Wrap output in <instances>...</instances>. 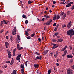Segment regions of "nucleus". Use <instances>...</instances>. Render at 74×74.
I'll use <instances>...</instances> for the list:
<instances>
[{
    "mask_svg": "<svg viewBox=\"0 0 74 74\" xmlns=\"http://www.w3.org/2000/svg\"><path fill=\"white\" fill-rule=\"evenodd\" d=\"M52 45H53V46L52 47V49H54L55 48H57L58 47H59V45L58 44H52Z\"/></svg>",
    "mask_w": 74,
    "mask_h": 74,
    "instance_id": "f03ea898",
    "label": "nucleus"
},
{
    "mask_svg": "<svg viewBox=\"0 0 74 74\" xmlns=\"http://www.w3.org/2000/svg\"><path fill=\"white\" fill-rule=\"evenodd\" d=\"M59 18H60V16H58L57 18V19H59Z\"/></svg>",
    "mask_w": 74,
    "mask_h": 74,
    "instance_id": "6e6d98bb",
    "label": "nucleus"
},
{
    "mask_svg": "<svg viewBox=\"0 0 74 74\" xmlns=\"http://www.w3.org/2000/svg\"><path fill=\"white\" fill-rule=\"evenodd\" d=\"M10 39L11 40V41H12V36H11V37L10 38Z\"/></svg>",
    "mask_w": 74,
    "mask_h": 74,
    "instance_id": "603ef678",
    "label": "nucleus"
},
{
    "mask_svg": "<svg viewBox=\"0 0 74 74\" xmlns=\"http://www.w3.org/2000/svg\"><path fill=\"white\" fill-rule=\"evenodd\" d=\"M42 58V56H37L36 57V58H35V60H36L37 59H39V60H41Z\"/></svg>",
    "mask_w": 74,
    "mask_h": 74,
    "instance_id": "39448f33",
    "label": "nucleus"
},
{
    "mask_svg": "<svg viewBox=\"0 0 74 74\" xmlns=\"http://www.w3.org/2000/svg\"><path fill=\"white\" fill-rule=\"evenodd\" d=\"M52 41L53 42H55L56 41H57V40H55L54 39H53L52 40Z\"/></svg>",
    "mask_w": 74,
    "mask_h": 74,
    "instance_id": "473e14b6",
    "label": "nucleus"
},
{
    "mask_svg": "<svg viewBox=\"0 0 74 74\" xmlns=\"http://www.w3.org/2000/svg\"><path fill=\"white\" fill-rule=\"evenodd\" d=\"M3 22L5 23H4L5 25H7V22H6L5 21L3 20Z\"/></svg>",
    "mask_w": 74,
    "mask_h": 74,
    "instance_id": "f704fd0d",
    "label": "nucleus"
},
{
    "mask_svg": "<svg viewBox=\"0 0 74 74\" xmlns=\"http://www.w3.org/2000/svg\"><path fill=\"white\" fill-rule=\"evenodd\" d=\"M6 48H8L9 46V43L8 42H6L5 44Z\"/></svg>",
    "mask_w": 74,
    "mask_h": 74,
    "instance_id": "6e6552de",
    "label": "nucleus"
},
{
    "mask_svg": "<svg viewBox=\"0 0 74 74\" xmlns=\"http://www.w3.org/2000/svg\"><path fill=\"white\" fill-rule=\"evenodd\" d=\"M50 23L49 21L48 22H47L46 23V25H50Z\"/></svg>",
    "mask_w": 74,
    "mask_h": 74,
    "instance_id": "c85d7f7f",
    "label": "nucleus"
},
{
    "mask_svg": "<svg viewBox=\"0 0 74 74\" xmlns=\"http://www.w3.org/2000/svg\"><path fill=\"white\" fill-rule=\"evenodd\" d=\"M64 14V12H61L60 14V15L61 16L62 15H63V14Z\"/></svg>",
    "mask_w": 74,
    "mask_h": 74,
    "instance_id": "7c9ffc66",
    "label": "nucleus"
},
{
    "mask_svg": "<svg viewBox=\"0 0 74 74\" xmlns=\"http://www.w3.org/2000/svg\"><path fill=\"white\" fill-rule=\"evenodd\" d=\"M34 35H35V34H32L31 35L32 37H33Z\"/></svg>",
    "mask_w": 74,
    "mask_h": 74,
    "instance_id": "37998d69",
    "label": "nucleus"
},
{
    "mask_svg": "<svg viewBox=\"0 0 74 74\" xmlns=\"http://www.w3.org/2000/svg\"><path fill=\"white\" fill-rule=\"evenodd\" d=\"M34 67L35 68H36V69L37 68H38V67L39 66V65L38 64H34Z\"/></svg>",
    "mask_w": 74,
    "mask_h": 74,
    "instance_id": "ddd939ff",
    "label": "nucleus"
},
{
    "mask_svg": "<svg viewBox=\"0 0 74 74\" xmlns=\"http://www.w3.org/2000/svg\"><path fill=\"white\" fill-rule=\"evenodd\" d=\"M61 4H65V3L64 2H61Z\"/></svg>",
    "mask_w": 74,
    "mask_h": 74,
    "instance_id": "5fc2aeb1",
    "label": "nucleus"
},
{
    "mask_svg": "<svg viewBox=\"0 0 74 74\" xmlns=\"http://www.w3.org/2000/svg\"><path fill=\"white\" fill-rule=\"evenodd\" d=\"M44 16L45 18H46V19H47V18H50V16H48L47 15H44Z\"/></svg>",
    "mask_w": 74,
    "mask_h": 74,
    "instance_id": "f3484780",
    "label": "nucleus"
},
{
    "mask_svg": "<svg viewBox=\"0 0 74 74\" xmlns=\"http://www.w3.org/2000/svg\"><path fill=\"white\" fill-rule=\"evenodd\" d=\"M3 73V71L0 70V74H1Z\"/></svg>",
    "mask_w": 74,
    "mask_h": 74,
    "instance_id": "e2e57ef3",
    "label": "nucleus"
},
{
    "mask_svg": "<svg viewBox=\"0 0 74 74\" xmlns=\"http://www.w3.org/2000/svg\"><path fill=\"white\" fill-rule=\"evenodd\" d=\"M16 27H14L13 30H14L15 31H16Z\"/></svg>",
    "mask_w": 74,
    "mask_h": 74,
    "instance_id": "c03bdc74",
    "label": "nucleus"
},
{
    "mask_svg": "<svg viewBox=\"0 0 74 74\" xmlns=\"http://www.w3.org/2000/svg\"><path fill=\"white\" fill-rule=\"evenodd\" d=\"M24 69H23L21 70V71L22 72L21 73H22V74H23V73H24L23 72H24Z\"/></svg>",
    "mask_w": 74,
    "mask_h": 74,
    "instance_id": "c756f323",
    "label": "nucleus"
},
{
    "mask_svg": "<svg viewBox=\"0 0 74 74\" xmlns=\"http://www.w3.org/2000/svg\"><path fill=\"white\" fill-rule=\"evenodd\" d=\"M49 51V50H45L43 53L45 55H47V53H48V52Z\"/></svg>",
    "mask_w": 74,
    "mask_h": 74,
    "instance_id": "f8f14e48",
    "label": "nucleus"
},
{
    "mask_svg": "<svg viewBox=\"0 0 74 74\" xmlns=\"http://www.w3.org/2000/svg\"><path fill=\"white\" fill-rule=\"evenodd\" d=\"M30 29H28L27 31V32H29V31H30Z\"/></svg>",
    "mask_w": 74,
    "mask_h": 74,
    "instance_id": "69168bd1",
    "label": "nucleus"
},
{
    "mask_svg": "<svg viewBox=\"0 0 74 74\" xmlns=\"http://www.w3.org/2000/svg\"><path fill=\"white\" fill-rule=\"evenodd\" d=\"M73 24V23L71 21H70L69 22L68 24L67 25V27L68 29H70V27H71V26H72V25Z\"/></svg>",
    "mask_w": 74,
    "mask_h": 74,
    "instance_id": "7ed1b4c3",
    "label": "nucleus"
},
{
    "mask_svg": "<svg viewBox=\"0 0 74 74\" xmlns=\"http://www.w3.org/2000/svg\"><path fill=\"white\" fill-rule=\"evenodd\" d=\"M8 56L9 58H11V56H12L11 55V53L10 52V51H9L8 53Z\"/></svg>",
    "mask_w": 74,
    "mask_h": 74,
    "instance_id": "1a4fd4ad",
    "label": "nucleus"
},
{
    "mask_svg": "<svg viewBox=\"0 0 74 74\" xmlns=\"http://www.w3.org/2000/svg\"><path fill=\"white\" fill-rule=\"evenodd\" d=\"M2 67H3V68H5H5H6L7 67V65H3V66H2Z\"/></svg>",
    "mask_w": 74,
    "mask_h": 74,
    "instance_id": "412c9836",
    "label": "nucleus"
},
{
    "mask_svg": "<svg viewBox=\"0 0 74 74\" xmlns=\"http://www.w3.org/2000/svg\"><path fill=\"white\" fill-rule=\"evenodd\" d=\"M6 63H10V61H7L6 62H5Z\"/></svg>",
    "mask_w": 74,
    "mask_h": 74,
    "instance_id": "a19ab883",
    "label": "nucleus"
},
{
    "mask_svg": "<svg viewBox=\"0 0 74 74\" xmlns=\"http://www.w3.org/2000/svg\"><path fill=\"white\" fill-rule=\"evenodd\" d=\"M56 23H54L53 25V26H56Z\"/></svg>",
    "mask_w": 74,
    "mask_h": 74,
    "instance_id": "79ce46f5",
    "label": "nucleus"
},
{
    "mask_svg": "<svg viewBox=\"0 0 74 74\" xmlns=\"http://www.w3.org/2000/svg\"><path fill=\"white\" fill-rule=\"evenodd\" d=\"M58 34H59V33H58V32H57L55 34L56 36H57Z\"/></svg>",
    "mask_w": 74,
    "mask_h": 74,
    "instance_id": "ea45409f",
    "label": "nucleus"
},
{
    "mask_svg": "<svg viewBox=\"0 0 74 74\" xmlns=\"http://www.w3.org/2000/svg\"><path fill=\"white\" fill-rule=\"evenodd\" d=\"M67 46H65V47H64V49H65V50H66V48H67Z\"/></svg>",
    "mask_w": 74,
    "mask_h": 74,
    "instance_id": "13d9d810",
    "label": "nucleus"
},
{
    "mask_svg": "<svg viewBox=\"0 0 74 74\" xmlns=\"http://www.w3.org/2000/svg\"><path fill=\"white\" fill-rule=\"evenodd\" d=\"M20 40H20V39H18L17 40V41L18 42H20Z\"/></svg>",
    "mask_w": 74,
    "mask_h": 74,
    "instance_id": "864d4df0",
    "label": "nucleus"
},
{
    "mask_svg": "<svg viewBox=\"0 0 74 74\" xmlns=\"http://www.w3.org/2000/svg\"><path fill=\"white\" fill-rule=\"evenodd\" d=\"M26 15H25L24 14H23V18H26Z\"/></svg>",
    "mask_w": 74,
    "mask_h": 74,
    "instance_id": "a18cd8bd",
    "label": "nucleus"
},
{
    "mask_svg": "<svg viewBox=\"0 0 74 74\" xmlns=\"http://www.w3.org/2000/svg\"><path fill=\"white\" fill-rule=\"evenodd\" d=\"M3 21H1V26H3Z\"/></svg>",
    "mask_w": 74,
    "mask_h": 74,
    "instance_id": "bb28decb",
    "label": "nucleus"
},
{
    "mask_svg": "<svg viewBox=\"0 0 74 74\" xmlns=\"http://www.w3.org/2000/svg\"><path fill=\"white\" fill-rule=\"evenodd\" d=\"M49 22L50 23H51L52 22V19H50L49 21Z\"/></svg>",
    "mask_w": 74,
    "mask_h": 74,
    "instance_id": "393cba45",
    "label": "nucleus"
},
{
    "mask_svg": "<svg viewBox=\"0 0 74 74\" xmlns=\"http://www.w3.org/2000/svg\"><path fill=\"white\" fill-rule=\"evenodd\" d=\"M53 4H56V1H54L53 2Z\"/></svg>",
    "mask_w": 74,
    "mask_h": 74,
    "instance_id": "4d7b16f0",
    "label": "nucleus"
},
{
    "mask_svg": "<svg viewBox=\"0 0 74 74\" xmlns=\"http://www.w3.org/2000/svg\"><path fill=\"white\" fill-rule=\"evenodd\" d=\"M56 18V15H55V16L53 17V21H55Z\"/></svg>",
    "mask_w": 74,
    "mask_h": 74,
    "instance_id": "aec40b11",
    "label": "nucleus"
},
{
    "mask_svg": "<svg viewBox=\"0 0 74 74\" xmlns=\"http://www.w3.org/2000/svg\"><path fill=\"white\" fill-rule=\"evenodd\" d=\"M65 50H66L65 49H64V48H63L62 49V51H64Z\"/></svg>",
    "mask_w": 74,
    "mask_h": 74,
    "instance_id": "3c124183",
    "label": "nucleus"
},
{
    "mask_svg": "<svg viewBox=\"0 0 74 74\" xmlns=\"http://www.w3.org/2000/svg\"><path fill=\"white\" fill-rule=\"evenodd\" d=\"M56 65L57 66H59V64L58 63H56Z\"/></svg>",
    "mask_w": 74,
    "mask_h": 74,
    "instance_id": "680f3d73",
    "label": "nucleus"
},
{
    "mask_svg": "<svg viewBox=\"0 0 74 74\" xmlns=\"http://www.w3.org/2000/svg\"><path fill=\"white\" fill-rule=\"evenodd\" d=\"M27 39L29 40L31 38V37L30 36H28L27 37Z\"/></svg>",
    "mask_w": 74,
    "mask_h": 74,
    "instance_id": "72a5a7b5",
    "label": "nucleus"
},
{
    "mask_svg": "<svg viewBox=\"0 0 74 74\" xmlns=\"http://www.w3.org/2000/svg\"><path fill=\"white\" fill-rule=\"evenodd\" d=\"M28 22H29V21L27 20H26L25 21V24H27Z\"/></svg>",
    "mask_w": 74,
    "mask_h": 74,
    "instance_id": "2f4dec72",
    "label": "nucleus"
},
{
    "mask_svg": "<svg viewBox=\"0 0 74 74\" xmlns=\"http://www.w3.org/2000/svg\"><path fill=\"white\" fill-rule=\"evenodd\" d=\"M13 63H14V61H11V62H10V65H12Z\"/></svg>",
    "mask_w": 74,
    "mask_h": 74,
    "instance_id": "4c0bfd02",
    "label": "nucleus"
},
{
    "mask_svg": "<svg viewBox=\"0 0 74 74\" xmlns=\"http://www.w3.org/2000/svg\"><path fill=\"white\" fill-rule=\"evenodd\" d=\"M70 50H71V49H72V47L70 46Z\"/></svg>",
    "mask_w": 74,
    "mask_h": 74,
    "instance_id": "338daca9",
    "label": "nucleus"
},
{
    "mask_svg": "<svg viewBox=\"0 0 74 74\" xmlns=\"http://www.w3.org/2000/svg\"><path fill=\"white\" fill-rule=\"evenodd\" d=\"M71 68L72 69H73L74 70V65L72 66H71Z\"/></svg>",
    "mask_w": 74,
    "mask_h": 74,
    "instance_id": "8fccbe9b",
    "label": "nucleus"
},
{
    "mask_svg": "<svg viewBox=\"0 0 74 74\" xmlns=\"http://www.w3.org/2000/svg\"><path fill=\"white\" fill-rule=\"evenodd\" d=\"M58 53L56 52V53L54 54V57L55 58H56V57H57V56H58Z\"/></svg>",
    "mask_w": 74,
    "mask_h": 74,
    "instance_id": "4be33fe9",
    "label": "nucleus"
},
{
    "mask_svg": "<svg viewBox=\"0 0 74 74\" xmlns=\"http://www.w3.org/2000/svg\"><path fill=\"white\" fill-rule=\"evenodd\" d=\"M35 54H36V55H40V54L39 53L36 52L34 53Z\"/></svg>",
    "mask_w": 74,
    "mask_h": 74,
    "instance_id": "a878e982",
    "label": "nucleus"
},
{
    "mask_svg": "<svg viewBox=\"0 0 74 74\" xmlns=\"http://www.w3.org/2000/svg\"><path fill=\"white\" fill-rule=\"evenodd\" d=\"M57 38H60V36H57Z\"/></svg>",
    "mask_w": 74,
    "mask_h": 74,
    "instance_id": "774afa93",
    "label": "nucleus"
},
{
    "mask_svg": "<svg viewBox=\"0 0 74 74\" xmlns=\"http://www.w3.org/2000/svg\"><path fill=\"white\" fill-rule=\"evenodd\" d=\"M63 41V39L62 38H60L58 40L57 42H62Z\"/></svg>",
    "mask_w": 74,
    "mask_h": 74,
    "instance_id": "9b49d317",
    "label": "nucleus"
},
{
    "mask_svg": "<svg viewBox=\"0 0 74 74\" xmlns=\"http://www.w3.org/2000/svg\"><path fill=\"white\" fill-rule=\"evenodd\" d=\"M3 30H1V31H0V33H3Z\"/></svg>",
    "mask_w": 74,
    "mask_h": 74,
    "instance_id": "bf43d9fd",
    "label": "nucleus"
},
{
    "mask_svg": "<svg viewBox=\"0 0 74 74\" xmlns=\"http://www.w3.org/2000/svg\"><path fill=\"white\" fill-rule=\"evenodd\" d=\"M67 34L68 35H70V38H71L72 36L74 35V31L73 29L69 30L67 32Z\"/></svg>",
    "mask_w": 74,
    "mask_h": 74,
    "instance_id": "f257e3e1",
    "label": "nucleus"
},
{
    "mask_svg": "<svg viewBox=\"0 0 74 74\" xmlns=\"http://www.w3.org/2000/svg\"><path fill=\"white\" fill-rule=\"evenodd\" d=\"M59 26V25L58 24H57L56 26V27H57L58 28V27Z\"/></svg>",
    "mask_w": 74,
    "mask_h": 74,
    "instance_id": "052dcab7",
    "label": "nucleus"
},
{
    "mask_svg": "<svg viewBox=\"0 0 74 74\" xmlns=\"http://www.w3.org/2000/svg\"><path fill=\"white\" fill-rule=\"evenodd\" d=\"M21 68H22V69H25V66H24V65H22V64H21Z\"/></svg>",
    "mask_w": 74,
    "mask_h": 74,
    "instance_id": "dca6fc26",
    "label": "nucleus"
},
{
    "mask_svg": "<svg viewBox=\"0 0 74 74\" xmlns=\"http://www.w3.org/2000/svg\"><path fill=\"white\" fill-rule=\"evenodd\" d=\"M28 4H31V1H28Z\"/></svg>",
    "mask_w": 74,
    "mask_h": 74,
    "instance_id": "49530a36",
    "label": "nucleus"
},
{
    "mask_svg": "<svg viewBox=\"0 0 74 74\" xmlns=\"http://www.w3.org/2000/svg\"><path fill=\"white\" fill-rule=\"evenodd\" d=\"M64 54H65V55H66V54L67 53V50H66L65 51H64Z\"/></svg>",
    "mask_w": 74,
    "mask_h": 74,
    "instance_id": "e433bc0d",
    "label": "nucleus"
},
{
    "mask_svg": "<svg viewBox=\"0 0 74 74\" xmlns=\"http://www.w3.org/2000/svg\"><path fill=\"white\" fill-rule=\"evenodd\" d=\"M57 30H58V28L56 27H55V29H54V31L55 32H56L57 31Z\"/></svg>",
    "mask_w": 74,
    "mask_h": 74,
    "instance_id": "c9c22d12",
    "label": "nucleus"
},
{
    "mask_svg": "<svg viewBox=\"0 0 74 74\" xmlns=\"http://www.w3.org/2000/svg\"><path fill=\"white\" fill-rule=\"evenodd\" d=\"M25 33L26 36H27L28 34H29V33L28 32H27V31H25Z\"/></svg>",
    "mask_w": 74,
    "mask_h": 74,
    "instance_id": "b1692460",
    "label": "nucleus"
},
{
    "mask_svg": "<svg viewBox=\"0 0 74 74\" xmlns=\"http://www.w3.org/2000/svg\"><path fill=\"white\" fill-rule=\"evenodd\" d=\"M67 71L68 74H73V70L70 69L67 70Z\"/></svg>",
    "mask_w": 74,
    "mask_h": 74,
    "instance_id": "20e7f679",
    "label": "nucleus"
},
{
    "mask_svg": "<svg viewBox=\"0 0 74 74\" xmlns=\"http://www.w3.org/2000/svg\"><path fill=\"white\" fill-rule=\"evenodd\" d=\"M21 57V54H19V55H18L16 58V60H19Z\"/></svg>",
    "mask_w": 74,
    "mask_h": 74,
    "instance_id": "9d476101",
    "label": "nucleus"
},
{
    "mask_svg": "<svg viewBox=\"0 0 74 74\" xmlns=\"http://www.w3.org/2000/svg\"><path fill=\"white\" fill-rule=\"evenodd\" d=\"M74 9V5H73L72 8H71V9L72 10H73Z\"/></svg>",
    "mask_w": 74,
    "mask_h": 74,
    "instance_id": "09e8293b",
    "label": "nucleus"
},
{
    "mask_svg": "<svg viewBox=\"0 0 74 74\" xmlns=\"http://www.w3.org/2000/svg\"><path fill=\"white\" fill-rule=\"evenodd\" d=\"M17 38L18 39H20V36L19 35H17Z\"/></svg>",
    "mask_w": 74,
    "mask_h": 74,
    "instance_id": "58836bf2",
    "label": "nucleus"
},
{
    "mask_svg": "<svg viewBox=\"0 0 74 74\" xmlns=\"http://www.w3.org/2000/svg\"><path fill=\"white\" fill-rule=\"evenodd\" d=\"M16 48H15L13 50V53H15V51H16Z\"/></svg>",
    "mask_w": 74,
    "mask_h": 74,
    "instance_id": "cd10ccee",
    "label": "nucleus"
},
{
    "mask_svg": "<svg viewBox=\"0 0 74 74\" xmlns=\"http://www.w3.org/2000/svg\"><path fill=\"white\" fill-rule=\"evenodd\" d=\"M51 72H52V70L51 69L49 70L47 74H51Z\"/></svg>",
    "mask_w": 74,
    "mask_h": 74,
    "instance_id": "a211bd4d",
    "label": "nucleus"
},
{
    "mask_svg": "<svg viewBox=\"0 0 74 74\" xmlns=\"http://www.w3.org/2000/svg\"><path fill=\"white\" fill-rule=\"evenodd\" d=\"M66 26L67 25H66L64 24L62 25V28H64V27H66Z\"/></svg>",
    "mask_w": 74,
    "mask_h": 74,
    "instance_id": "5701e85b",
    "label": "nucleus"
},
{
    "mask_svg": "<svg viewBox=\"0 0 74 74\" xmlns=\"http://www.w3.org/2000/svg\"><path fill=\"white\" fill-rule=\"evenodd\" d=\"M38 40L39 41V42H41V38H38Z\"/></svg>",
    "mask_w": 74,
    "mask_h": 74,
    "instance_id": "de8ad7c7",
    "label": "nucleus"
},
{
    "mask_svg": "<svg viewBox=\"0 0 74 74\" xmlns=\"http://www.w3.org/2000/svg\"><path fill=\"white\" fill-rule=\"evenodd\" d=\"M73 3V2H71L68 3V4L66 5V7H70V6H71V4Z\"/></svg>",
    "mask_w": 74,
    "mask_h": 74,
    "instance_id": "423d86ee",
    "label": "nucleus"
},
{
    "mask_svg": "<svg viewBox=\"0 0 74 74\" xmlns=\"http://www.w3.org/2000/svg\"><path fill=\"white\" fill-rule=\"evenodd\" d=\"M16 31H15L14 30H13L12 32V34L13 35H15L16 34Z\"/></svg>",
    "mask_w": 74,
    "mask_h": 74,
    "instance_id": "2eb2a0df",
    "label": "nucleus"
},
{
    "mask_svg": "<svg viewBox=\"0 0 74 74\" xmlns=\"http://www.w3.org/2000/svg\"><path fill=\"white\" fill-rule=\"evenodd\" d=\"M6 39H8V36H6Z\"/></svg>",
    "mask_w": 74,
    "mask_h": 74,
    "instance_id": "0e129e2a",
    "label": "nucleus"
},
{
    "mask_svg": "<svg viewBox=\"0 0 74 74\" xmlns=\"http://www.w3.org/2000/svg\"><path fill=\"white\" fill-rule=\"evenodd\" d=\"M66 57L68 58H73V56H72L67 55L66 56Z\"/></svg>",
    "mask_w": 74,
    "mask_h": 74,
    "instance_id": "4468645a",
    "label": "nucleus"
},
{
    "mask_svg": "<svg viewBox=\"0 0 74 74\" xmlns=\"http://www.w3.org/2000/svg\"><path fill=\"white\" fill-rule=\"evenodd\" d=\"M66 14H64V15H63L62 16V18L64 19H65V18H66Z\"/></svg>",
    "mask_w": 74,
    "mask_h": 74,
    "instance_id": "6ab92c4d",
    "label": "nucleus"
},
{
    "mask_svg": "<svg viewBox=\"0 0 74 74\" xmlns=\"http://www.w3.org/2000/svg\"><path fill=\"white\" fill-rule=\"evenodd\" d=\"M17 48L18 50H21L23 49V47H19V44H17Z\"/></svg>",
    "mask_w": 74,
    "mask_h": 74,
    "instance_id": "0eeeda50",
    "label": "nucleus"
}]
</instances>
